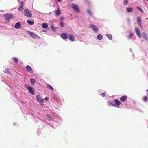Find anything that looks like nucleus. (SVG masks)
I'll return each instance as SVG.
<instances>
[{"label":"nucleus","mask_w":148,"mask_h":148,"mask_svg":"<svg viewBox=\"0 0 148 148\" xmlns=\"http://www.w3.org/2000/svg\"><path fill=\"white\" fill-rule=\"evenodd\" d=\"M27 33L29 35V36L32 38H34L39 39L40 37L36 34L30 31H27Z\"/></svg>","instance_id":"obj_1"},{"label":"nucleus","mask_w":148,"mask_h":148,"mask_svg":"<svg viewBox=\"0 0 148 148\" xmlns=\"http://www.w3.org/2000/svg\"><path fill=\"white\" fill-rule=\"evenodd\" d=\"M4 16L5 18V21L7 22H9V19L12 18L14 16L11 14H6L4 15Z\"/></svg>","instance_id":"obj_2"},{"label":"nucleus","mask_w":148,"mask_h":148,"mask_svg":"<svg viewBox=\"0 0 148 148\" xmlns=\"http://www.w3.org/2000/svg\"><path fill=\"white\" fill-rule=\"evenodd\" d=\"M24 14L26 16L30 17L32 16V13L30 12L27 9H25L24 10Z\"/></svg>","instance_id":"obj_3"},{"label":"nucleus","mask_w":148,"mask_h":148,"mask_svg":"<svg viewBox=\"0 0 148 148\" xmlns=\"http://www.w3.org/2000/svg\"><path fill=\"white\" fill-rule=\"evenodd\" d=\"M71 7L75 11L77 12H79L80 11L79 8L77 5L72 4L71 5Z\"/></svg>","instance_id":"obj_4"},{"label":"nucleus","mask_w":148,"mask_h":148,"mask_svg":"<svg viewBox=\"0 0 148 148\" xmlns=\"http://www.w3.org/2000/svg\"><path fill=\"white\" fill-rule=\"evenodd\" d=\"M26 88L28 90L29 92L32 95H34V94L35 91L33 88L29 86H27Z\"/></svg>","instance_id":"obj_5"},{"label":"nucleus","mask_w":148,"mask_h":148,"mask_svg":"<svg viewBox=\"0 0 148 148\" xmlns=\"http://www.w3.org/2000/svg\"><path fill=\"white\" fill-rule=\"evenodd\" d=\"M135 31L137 34V35L140 38L141 36V34L140 32V30L137 27H136L135 28Z\"/></svg>","instance_id":"obj_6"},{"label":"nucleus","mask_w":148,"mask_h":148,"mask_svg":"<svg viewBox=\"0 0 148 148\" xmlns=\"http://www.w3.org/2000/svg\"><path fill=\"white\" fill-rule=\"evenodd\" d=\"M90 26L92 28V29L95 32H97L98 31V27L95 26L92 24H91L90 25Z\"/></svg>","instance_id":"obj_7"},{"label":"nucleus","mask_w":148,"mask_h":148,"mask_svg":"<svg viewBox=\"0 0 148 148\" xmlns=\"http://www.w3.org/2000/svg\"><path fill=\"white\" fill-rule=\"evenodd\" d=\"M115 104L114 103V106L119 108V106L121 104L120 102L117 99H116L115 100Z\"/></svg>","instance_id":"obj_8"},{"label":"nucleus","mask_w":148,"mask_h":148,"mask_svg":"<svg viewBox=\"0 0 148 148\" xmlns=\"http://www.w3.org/2000/svg\"><path fill=\"white\" fill-rule=\"evenodd\" d=\"M137 22L139 24L140 27L142 28V27L141 25V18L139 17H138L137 18Z\"/></svg>","instance_id":"obj_9"},{"label":"nucleus","mask_w":148,"mask_h":148,"mask_svg":"<svg viewBox=\"0 0 148 148\" xmlns=\"http://www.w3.org/2000/svg\"><path fill=\"white\" fill-rule=\"evenodd\" d=\"M69 38L70 40L71 41H74L75 40V37L74 36L73 34H69Z\"/></svg>","instance_id":"obj_10"},{"label":"nucleus","mask_w":148,"mask_h":148,"mask_svg":"<svg viewBox=\"0 0 148 148\" xmlns=\"http://www.w3.org/2000/svg\"><path fill=\"white\" fill-rule=\"evenodd\" d=\"M127 98V96L126 95H124L121 97L120 99L121 101L123 102L126 100Z\"/></svg>","instance_id":"obj_11"},{"label":"nucleus","mask_w":148,"mask_h":148,"mask_svg":"<svg viewBox=\"0 0 148 148\" xmlns=\"http://www.w3.org/2000/svg\"><path fill=\"white\" fill-rule=\"evenodd\" d=\"M21 6L18 8V10L20 11H22L23 9V6L24 5V3L23 1H21Z\"/></svg>","instance_id":"obj_12"},{"label":"nucleus","mask_w":148,"mask_h":148,"mask_svg":"<svg viewBox=\"0 0 148 148\" xmlns=\"http://www.w3.org/2000/svg\"><path fill=\"white\" fill-rule=\"evenodd\" d=\"M62 38L64 39H66L68 38V36L65 33H62L61 35Z\"/></svg>","instance_id":"obj_13"},{"label":"nucleus","mask_w":148,"mask_h":148,"mask_svg":"<svg viewBox=\"0 0 148 148\" xmlns=\"http://www.w3.org/2000/svg\"><path fill=\"white\" fill-rule=\"evenodd\" d=\"M26 68L27 71H28L29 72L32 73H33V70L31 67L29 65H27Z\"/></svg>","instance_id":"obj_14"},{"label":"nucleus","mask_w":148,"mask_h":148,"mask_svg":"<svg viewBox=\"0 0 148 148\" xmlns=\"http://www.w3.org/2000/svg\"><path fill=\"white\" fill-rule=\"evenodd\" d=\"M55 13L56 15L57 16L60 15L61 14L60 10L59 8H58L57 10L55 11Z\"/></svg>","instance_id":"obj_15"},{"label":"nucleus","mask_w":148,"mask_h":148,"mask_svg":"<svg viewBox=\"0 0 148 148\" xmlns=\"http://www.w3.org/2000/svg\"><path fill=\"white\" fill-rule=\"evenodd\" d=\"M107 105L110 106H114V101H110L107 102Z\"/></svg>","instance_id":"obj_16"},{"label":"nucleus","mask_w":148,"mask_h":148,"mask_svg":"<svg viewBox=\"0 0 148 148\" xmlns=\"http://www.w3.org/2000/svg\"><path fill=\"white\" fill-rule=\"evenodd\" d=\"M21 25V24L20 22H17L16 23L15 25V27L16 29H18L20 27Z\"/></svg>","instance_id":"obj_17"},{"label":"nucleus","mask_w":148,"mask_h":148,"mask_svg":"<svg viewBox=\"0 0 148 148\" xmlns=\"http://www.w3.org/2000/svg\"><path fill=\"white\" fill-rule=\"evenodd\" d=\"M126 10L128 12H130L133 11V9L132 7H127Z\"/></svg>","instance_id":"obj_18"},{"label":"nucleus","mask_w":148,"mask_h":148,"mask_svg":"<svg viewBox=\"0 0 148 148\" xmlns=\"http://www.w3.org/2000/svg\"><path fill=\"white\" fill-rule=\"evenodd\" d=\"M143 37L146 40L148 41V38L147 34L145 33H143Z\"/></svg>","instance_id":"obj_19"},{"label":"nucleus","mask_w":148,"mask_h":148,"mask_svg":"<svg viewBox=\"0 0 148 148\" xmlns=\"http://www.w3.org/2000/svg\"><path fill=\"white\" fill-rule=\"evenodd\" d=\"M36 97L37 99L40 102L41 101H42V100H43V99L41 98L40 96L39 95H37Z\"/></svg>","instance_id":"obj_20"},{"label":"nucleus","mask_w":148,"mask_h":148,"mask_svg":"<svg viewBox=\"0 0 148 148\" xmlns=\"http://www.w3.org/2000/svg\"><path fill=\"white\" fill-rule=\"evenodd\" d=\"M3 72L5 73H7L8 74H10L11 72L10 71L8 68L6 69L5 70H4Z\"/></svg>","instance_id":"obj_21"},{"label":"nucleus","mask_w":148,"mask_h":148,"mask_svg":"<svg viewBox=\"0 0 148 148\" xmlns=\"http://www.w3.org/2000/svg\"><path fill=\"white\" fill-rule=\"evenodd\" d=\"M30 82L32 84L34 85L36 81L33 78H31L30 79Z\"/></svg>","instance_id":"obj_22"},{"label":"nucleus","mask_w":148,"mask_h":148,"mask_svg":"<svg viewBox=\"0 0 148 148\" xmlns=\"http://www.w3.org/2000/svg\"><path fill=\"white\" fill-rule=\"evenodd\" d=\"M97 38L99 40H101L102 39L103 36L99 34L97 36Z\"/></svg>","instance_id":"obj_23"},{"label":"nucleus","mask_w":148,"mask_h":148,"mask_svg":"<svg viewBox=\"0 0 148 148\" xmlns=\"http://www.w3.org/2000/svg\"><path fill=\"white\" fill-rule=\"evenodd\" d=\"M47 87L48 88H49L51 90H53V88L49 84H47Z\"/></svg>","instance_id":"obj_24"},{"label":"nucleus","mask_w":148,"mask_h":148,"mask_svg":"<svg viewBox=\"0 0 148 148\" xmlns=\"http://www.w3.org/2000/svg\"><path fill=\"white\" fill-rule=\"evenodd\" d=\"M148 98L146 96H144L143 97V100L144 102H146L147 101Z\"/></svg>","instance_id":"obj_25"},{"label":"nucleus","mask_w":148,"mask_h":148,"mask_svg":"<svg viewBox=\"0 0 148 148\" xmlns=\"http://www.w3.org/2000/svg\"><path fill=\"white\" fill-rule=\"evenodd\" d=\"M27 22L28 24H30V25H32L34 23V21H31L30 20H27Z\"/></svg>","instance_id":"obj_26"},{"label":"nucleus","mask_w":148,"mask_h":148,"mask_svg":"<svg viewBox=\"0 0 148 148\" xmlns=\"http://www.w3.org/2000/svg\"><path fill=\"white\" fill-rule=\"evenodd\" d=\"M42 27L44 28H46L48 27V25L46 23H43L42 24Z\"/></svg>","instance_id":"obj_27"},{"label":"nucleus","mask_w":148,"mask_h":148,"mask_svg":"<svg viewBox=\"0 0 148 148\" xmlns=\"http://www.w3.org/2000/svg\"><path fill=\"white\" fill-rule=\"evenodd\" d=\"M12 59L16 62H17L18 61V59L14 57L12 58Z\"/></svg>","instance_id":"obj_28"},{"label":"nucleus","mask_w":148,"mask_h":148,"mask_svg":"<svg viewBox=\"0 0 148 148\" xmlns=\"http://www.w3.org/2000/svg\"><path fill=\"white\" fill-rule=\"evenodd\" d=\"M107 36L108 37V38L110 40H112V36L110 34H107Z\"/></svg>","instance_id":"obj_29"},{"label":"nucleus","mask_w":148,"mask_h":148,"mask_svg":"<svg viewBox=\"0 0 148 148\" xmlns=\"http://www.w3.org/2000/svg\"><path fill=\"white\" fill-rule=\"evenodd\" d=\"M137 8L138 10L140 11L142 13L143 12V11L142 10V9L139 7L138 6L137 7Z\"/></svg>","instance_id":"obj_30"},{"label":"nucleus","mask_w":148,"mask_h":148,"mask_svg":"<svg viewBox=\"0 0 148 148\" xmlns=\"http://www.w3.org/2000/svg\"><path fill=\"white\" fill-rule=\"evenodd\" d=\"M133 33H130V35L128 36V38L130 39L131 38V37L133 35Z\"/></svg>","instance_id":"obj_31"},{"label":"nucleus","mask_w":148,"mask_h":148,"mask_svg":"<svg viewBox=\"0 0 148 148\" xmlns=\"http://www.w3.org/2000/svg\"><path fill=\"white\" fill-rule=\"evenodd\" d=\"M87 12L91 16L92 15V12L90 10H87Z\"/></svg>","instance_id":"obj_32"},{"label":"nucleus","mask_w":148,"mask_h":148,"mask_svg":"<svg viewBox=\"0 0 148 148\" xmlns=\"http://www.w3.org/2000/svg\"><path fill=\"white\" fill-rule=\"evenodd\" d=\"M47 116L48 117V120H52V118L49 115H47Z\"/></svg>","instance_id":"obj_33"},{"label":"nucleus","mask_w":148,"mask_h":148,"mask_svg":"<svg viewBox=\"0 0 148 148\" xmlns=\"http://www.w3.org/2000/svg\"><path fill=\"white\" fill-rule=\"evenodd\" d=\"M128 3V1L127 0H125L123 1V4L124 5H126Z\"/></svg>","instance_id":"obj_34"},{"label":"nucleus","mask_w":148,"mask_h":148,"mask_svg":"<svg viewBox=\"0 0 148 148\" xmlns=\"http://www.w3.org/2000/svg\"><path fill=\"white\" fill-rule=\"evenodd\" d=\"M60 26L61 27H63L64 26V24L62 22H61L60 23Z\"/></svg>","instance_id":"obj_35"},{"label":"nucleus","mask_w":148,"mask_h":148,"mask_svg":"<svg viewBox=\"0 0 148 148\" xmlns=\"http://www.w3.org/2000/svg\"><path fill=\"white\" fill-rule=\"evenodd\" d=\"M101 95L102 97H104L105 96V94L104 93H102L101 94Z\"/></svg>","instance_id":"obj_36"},{"label":"nucleus","mask_w":148,"mask_h":148,"mask_svg":"<svg viewBox=\"0 0 148 148\" xmlns=\"http://www.w3.org/2000/svg\"><path fill=\"white\" fill-rule=\"evenodd\" d=\"M40 102V104L41 105H42V106L44 104H43V100H42V101H41Z\"/></svg>","instance_id":"obj_37"},{"label":"nucleus","mask_w":148,"mask_h":148,"mask_svg":"<svg viewBox=\"0 0 148 148\" xmlns=\"http://www.w3.org/2000/svg\"><path fill=\"white\" fill-rule=\"evenodd\" d=\"M49 97H45V99L46 100H49Z\"/></svg>","instance_id":"obj_38"},{"label":"nucleus","mask_w":148,"mask_h":148,"mask_svg":"<svg viewBox=\"0 0 148 148\" xmlns=\"http://www.w3.org/2000/svg\"><path fill=\"white\" fill-rule=\"evenodd\" d=\"M51 28L52 29H53V30H54L55 29H54V27L52 26H51Z\"/></svg>","instance_id":"obj_39"},{"label":"nucleus","mask_w":148,"mask_h":148,"mask_svg":"<svg viewBox=\"0 0 148 148\" xmlns=\"http://www.w3.org/2000/svg\"><path fill=\"white\" fill-rule=\"evenodd\" d=\"M57 1L58 2H60V1H61V0H57Z\"/></svg>","instance_id":"obj_40"},{"label":"nucleus","mask_w":148,"mask_h":148,"mask_svg":"<svg viewBox=\"0 0 148 148\" xmlns=\"http://www.w3.org/2000/svg\"><path fill=\"white\" fill-rule=\"evenodd\" d=\"M146 91L148 92V89L146 90Z\"/></svg>","instance_id":"obj_41"},{"label":"nucleus","mask_w":148,"mask_h":148,"mask_svg":"<svg viewBox=\"0 0 148 148\" xmlns=\"http://www.w3.org/2000/svg\"><path fill=\"white\" fill-rule=\"evenodd\" d=\"M146 0L147 1H148V0Z\"/></svg>","instance_id":"obj_42"}]
</instances>
